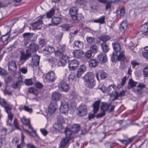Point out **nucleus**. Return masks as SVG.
Listing matches in <instances>:
<instances>
[{
  "mask_svg": "<svg viewBox=\"0 0 148 148\" xmlns=\"http://www.w3.org/2000/svg\"><path fill=\"white\" fill-rule=\"evenodd\" d=\"M137 83L136 82L134 81L132 79H130L129 81V84L132 87L135 86Z\"/></svg>",
  "mask_w": 148,
  "mask_h": 148,
  "instance_id": "nucleus-51",
  "label": "nucleus"
},
{
  "mask_svg": "<svg viewBox=\"0 0 148 148\" xmlns=\"http://www.w3.org/2000/svg\"><path fill=\"white\" fill-rule=\"evenodd\" d=\"M30 134L31 136H32L33 137H34L35 139L36 140H38L39 139V137L38 134L36 133V132L34 131L33 129V131L32 132H28Z\"/></svg>",
  "mask_w": 148,
  "mask_h": 148,
  "instance_id": "nucleus-44",
  "label": "nucleus"
},
{
  "mask_svg": "<svg viewBox=\"0 0 148 148\" xmlns=\"http://www.w3.org/2000/svg\"><path fill=\"white\" fill-rule=\"evenodd\" d=\"M55 10L54 8H52L49 11H48L46 13V16L47 18H50L53 16L55 14Z\"/></svg>",
  "mask_w": 148,
  "mask_h": 148,
  "instance_id": "nucleus-38",
  "label": "nucleus"
},
{
  "mask_svg": "<svg viewBox=\"0 0 148 148\" xmlns=\"http://www.w3.org/2000/svg\"><path fill=\"white\" fill-rule=\"evenodd\" d=\"M20 119L21 122L24 124L23 126L24 130L27 132H32L33 128L30 124V119L27 118L23 116Z\"/></svg>",
  "mask_w": 148,
  "mask_h": 148,
  "instance_id": "nucleus-4",
  "label": "nucleus"
},
{
  "mask_svg": "<svg viewBox=\"0 0 148 148\" xmlns=\"http://www.w3.org/2000/svg\"><path fill=\"white\" fill-rule=\"evenodd\" d=\"M57 50L55 51V49L52 47L47 46L45 47L43 49V53L44 56L48 57L53 52H54L55 54V52Z\"/></svg>",
  "mask_w": 148,
  "mask_h": 148,
  "instance_id": "nucleus-7",
  "label": "nucleus"
},
{
  "mask_svg": "<svg viewBox=\"0 0 148 148\" xmlns=\"http://www.w3.org/2000/svg\"><path fill=\"white\" fill-rule=\"evenodd\" d=\"M68 66L71 70H73L77 69L79 63L76 60H73L69 61Z\"/></svg>",
  "mask_w": 148,
  "mask_h": 148,
  "instance_id": "nucleus-9",
  "label": "nucleus"
},
{
  "mask_svg": "<svg viewBox=\"0 0 148 148\" xmlns=\"http://www.w3.org/2000/svg\"><path fill=\"white\" fill-rule=\"evenodd\" d=\"M6 112L8 114V119L7 121V125L11 126L13 115L10 112V111Z\"/></svg>",
  "mask_w": 148,
  "mask_h": 148,
  "instance_id": "nucleus-33",
  "label": "nucleus"
},
{
  "mask_svg": "<svg viewBox=\"0 0 148 148\" xmlns=\"http://www.w3.org/2000/svg\"><path fill=\"white\" fill-rule=\"evenodd\" d=\"M130 44V45L129 46L128 49H130L132 51L134 47L138 45L137 38L135 37L134 38H133L131 41Z\"/></svg>",
  "mask_w": 148,
  "mask_h": 148,
  "instance_id": "nucleus-18",
  "label": "nucleus"
},
{
  "mask_svg": "<svg viewBox=\"0 0 148 148\" xmlns=\"http://www.w3.org/2000/svg\"><path fill=\"white\" fill-rule=\"evenodd\" d=\"M11 29L10 31L7 32L0 39V41H2L3 42L4 44H7L8 43V40L10 38L9 36L10 34Z\"/></svg>",
  "mask_w": 148,
  "mask_h": 148,
  "instance_id": "nucleus-24",
  "label": "nucleus"
},
{
  "mask_svg": "<svg viewBox=\"0 0 148 148\" xmlns=\"http://www.w3.org/2000/svg\"><path fill=\"white\" fill-rule=\"evenodd\" d=\"M97 60L99 62L104 63L107 60V56L105 54L101 53L97 56Z\"/></svg>",
  "mask_w": 148,
  "mask_h": 148,
  "instance_id": "nucleus-16",
  "label": "nucleus"
},
{
  "mask_svg": "<svg viewBox=\"0 0 148 148\" xmlns=\"http://www.w3.org/2000/svg\"><path fill=\"white\" fill-rule=\"evenodd\" d=\"M127 21L124 20L121 22L120 24V29L121 31L124 32L127 29Z\"/></svg>",
  "mask_w": 148,
  "mask_h": 148,
  "instance_id": "nucleus-31",
  "label": "nucleus"
},
{
  "mask_svg": "<svg viewBox=\"0 0 148 148\" xmlns=\"http://www.w3.org/2000/svg\"><path fill=\"white\" fill-rule=\"evenodd\" d=\"M97 46L93 45L91 46L90 47V50L93 53H95L97 52Z\"/></svg>",
  "mask_w": 148,
  "mask_h": 148,
  "instance_id": "nucleus-48",
  "label": "nucleus"
},
{
  "mask_svg": "<svg viewBox=\"0 0 148 148\" xmlns=\"http://www.w3.org/2000/svg\"><path fill=\"white\" fill-rule=\"evenodd\" d=\"M94 75L92 72H88L86 73L83 77L84 81L85 82L91 81L94 80Z\"/></svg>",
  "mask_w": 148,
  "mask_h": 148,
  "instance_id": "nucleus-21",
  "label": "nucleus"
},
{
  "mask_svg": "<svg viewBox=\"0 0 148 148\" xmlns=\"http://www.w3.org/2000/svg\"><path fill=\"white\" fill-rule=\"evenodd\" d=\"M101 46L102 47V50L104 53H106L109 50V49L108 45L105 43H103L101 44Z\"/></svg>",
  "mask_w": 148,
  "mask_h": 148,
  "instance_id": "nucleus-39",
  "label": "nucleus"
},
{
  "mask_svg": "<svg viewBox=\"0 0 148 148\" xmlns=\"http://www.w3.org/2000/svg\"><path fill=\"white\" fill-rule=\"evenodd\" d=\"M7 75V73L6 71L4 69L0 68V75L6 76Z\"/></svg>",
  "mask_w": 148,
  "mask_h": 148,
  "instance_id": "nucleus-56",
  "label": "nucleus"
},
{
  "mask_svg": "<svg viewBox=\"0 0 148 148\" xmlns=\"http://www.w3.org/2000/svg\"><path fill=\"white\" fill-rule=\"evenodd\" d=\"M28 91L29 93L34 94L36 95H38V93L37 90L33 87L29 88Z\"/></svg>",
  "mask_w": 148,
  "mask_h": 148,
  "instance_id": "nucleus-41",
  "label": "nucleus"
},
{
  "mask_svg": "<svg viewBox=\"0 0 148 148\" xmlns=\"http://www.w3.org/2000/svg\"><path fill=\"white\" fill-rule=\"evenodd\" d=\"M78 115L79 116H83L87 114V109L86 106L82 104L79 106L78 108Z\"/></svg>",
  "mask_w": 148,
  "mask_h": 148,
  "instance_id": "nucleus-12",
  "label": "nucleus"
},
{
  "mask_svg": "<svg viewBox=\"0 0 148 148\" xmlns=\"http://www.w3.org/2000/svg\"><path fill=\"white\" fill-rule=\"evenodd\" d=\"M113 49L115 51L112 56V60L114 62L116 59L120 61H123L125 59V56L123 51H121V47L120 45L117 42H114L112 44Z\"/></svg>",
  "mask_w": 148,
  "mask_h": 148,
  "instance_id": "nucleus-2",
  "label": "nucleus"
},
{
  "mask_svg": "<svg viewBox=\"0 0 148 148\" xmlns=\"http://www.w3.org/2000/svg\"><path fill=\"white\" fill-rule=\"evenodd\" d=\"M40 131L41 134L44 136H46L48 133V131L45 128H41Z\"/></svg>",
  "mask_w": 148,
  "mask_h": 148,
  "instance_id": "nucleus-52",
  "label": "nucleus"
},
{
  "mask_svg": "<svg viewBox=\"0 0 148 148\" xmlns=\"http://www.w3.org/2000/svg\"><path fill=\"white\" fill-rule=\"evenodd\" d=\"M35 86L38 88H41L42 87V85L40 83L38 82H36L35 84Z\"/></svg>",
  "mask_w": 148,
  "mask_h": 148,
  "instance_id": "nucleus-63",
  "label": "nucleus"
},
{
  "mask_svg": "<svg viewBox=\"0 0 148 148\" xmlns=\"http://www.w3.org/2000/svg\"><path fill=\"white\" fill-rule=\"evenodd\" d=\"M77 9L76 7H73L70 8L69 12L73 19H76L77 18L76 16L77 14Z\"/></svg>",
  "mask_w": 148,
  "mask_h": 148,
  "instance_id": "nucleus-23",
  "label": "nucleus"
},
{
  "mask_svg": "<svg viewBox=\"0 0 148 148\" xmlns=\"http://www.w3.org/2000/svg\"><path fill=\"white\" fill-rule=\"evenodd\" d=\"M145 87V85L143 84L140 83L138 85V88L134 90V92L137 94H141L143 92L142 89Z\"/></svg>",
  "mask_w": 148,
  "mask_h": 148,
  "instance_id": "nucleus-28",
  "label": "nucleus"
},
{
  "mask_svg": "<svg viewBox=\"0 0 148 148\" xmlns=\"http://www.w3.org/2000/svg\"><path fill=\"white\" fill-rule=\"evenodd\" d=\"M87 86L89 88H92L95 86V83L94 80L86 82Z\"/></svg>",
  "mask_w": 148,
  "mask_h": 148,
  "instance_id": "nucleus-40",
  "label": "nucleus"
},
{
  "mask_svg": "<svg viewBox=\"0 0 148 148\" xmlns=\"http://www.w3.org/2000/svg\"><path fill=\"white\" fill-rule=\"evenodd\" d=\"M84 52L80 50H75L73 52V55L74 57L76 58H80L83 54Z\"/></svg>",
  "mask_w": 148,
  "mask_h": 148,
  "instance_id": "nucleus-32",
  "label": "nucleus"
},
{
  "mask_svg": "<svg viewBox=\"0 0 148 148\" xmlns=\"http://www.w3.org/2000/svg\"><path fill=\"white\" fill-rule=\"evenodd\" d=\"M25 136L22 133L21 134V143L20 145H18L17 148H24L25 144L24 142V139Z\"/></svg>",
  "mask_w": 148,
  "mask_h": 148,
  "instance_id": "nucleus-37",
  "label": "nucleus"
},
{
  "mask_svg": "<svg viewBox=\"0 0 148 148\" xmlns=\"http://www.w3.org/2000/svg\"><path fill=\"white\" fill-rule=\"evenodd\" d=\"M61 98L62 96L61 94L58 92H54L52 95V99L55 101H59Z\"/></svg>",
  "mask_w": 148,
  "mask_h": 148,
  "instance_id": "nucleus-22",
  "label": "nucleus"
},
{
  "mask_svg": "<svg viewBox=\"0 0 148 148\" xmlns=\"http://www.w3.org/2000/svg\"><path fill=\"white\" fill-rule=\"evenodd\" d=\"M102 112L97 115L96 117L97 118H101L105 115V112L104 111H101Z\"/></svg>",
  "mask_w": 148,
  "mask_h": 148,
  "instance_id": "nucleus-61",
  "label": "nucleus"
},
{
  "mask_svg": "<svg viewBox=\"0 0 148 148\" xmlns=\"http://www.w3.org/2000/svg\"><path fill=\"white\" fill-rule=\"evenodd\" d=\"M62 29L63 31H67L69 29V27L67 25H64L62 26Z\"/></svg>",
  "mask_w": 148,
  "mask_h": 148,
  "instance_id": "nucleus-64",
  "label": "nucleus"
},
{
  "mask_svg": "<svg viewBox=\"0 0 148 148\" xmlns=\"http://www.w3.org/2000/svg\"><path fill=\"white\" fill-rule=\"evenodd\" d=\"M75 74L74 73L72 72L68 77V79L69 81H72L75 80Z\"/></svg>",
  "mask_w": 148,
  "mask_h": 148,
  "instance_id": "nucleus-47",
  "label": "nucleus"
},
{
  "mask_svg": "<svg viewBox=\"0 0 148 148\" xmlns=\"http://www.w3.org/2000/svg\"><path fill=\"white\" fill-rule=\"evenodd\" d=\"M38 49V46L37 44L32 42L29 44V46L27 48L26 50H28L29 52H34Z\"/></svg>",
  "mask_w": 148,
  "mask_h": 148,
  "instance_id": "nucleus-15",
  "label": "nucleus"
},
{
  "mask_svg": "<svg viewBox=\"0 0 148 148\" xmlns=\"http://www.w3.org/2000/svg\"><path fill=\"white\" fill-rule=\"evenodd\" d=\"M16 61L15 60H12L9 63L8 69L9 70L15 71L17 69Z\"/></svg>",
  "mask_w": 148,
  "mask_h": 148,
  "instance_id": "nucleus-27",
  "label": "nucleus"
},
{
  "mask_svg": "<svg viewBox=\"0 0 148 148\" xmlns=\"http://www.w3.org/2000/svg\"><path fill=\"white\" fill-rule=\"evenodd\" d=\"M110 37L109 36L105 35L100 37V39L103 42H105L110 39Z\"/></svg>",
  "mask_w": 148,
  "mask_h": 148,
  "instance_id": "nucleus-45",
  "label": "nucleus"
},
{
  "mask_svg": "<svg viewBox=\"0 0 148 148\" xmlns=\"http://www.w3.org/2000/svg\"><path fill=\"white\" fill-rule=\"evenodd\" d=\"M100 101H96L93 105V112L94 114H90L89 115L88 118L89 120L93 118L95 116V114L99 110Z\"/></svg>",
  "mask_w": 148,
  "mask_h": 148,
  "instance_id": "nucleus-11",
  "label": "nucleus"
},
{
  "mask_svg": "<svg viewBox=\"0 0 148 148\" xmlns=\"http://www.w3.org/2000/svg\"><path fill=\"white\" fill-rule=\"evenodd\" d=\"M57 49V50L55 52V57H58L59 58L58 65L60 66H64L67 64L69 60V57L63 53L65 50L64 47H62L60 45Z\"/></svg>",
  "mask_w": 148,
  "mask_h": 148,
  "instance_id": "nucleus-3",
  "label": "nucleus"
},
{
  "mask_svg": "<svg viewBox=\"0 0 148 148\" xmlns=\"http://www.w3.org/2000/svg\"><path fill=\"white\" fill-rule=\"evenodd\" d=\"M131 64L133 68H134L135 67L139 65L138 63L135 60H132L131 61Z\"/></svg>",
  "mask_w": 148,
  "mask_h": 148,
  "instance_id": "nucleus-53",
  "label": "nucleus"
},
{
  "mask_svg": "<svg viewBox=\"0 0 148 148\" xmlns=\"http://www.w3.org/2000/svg\"><path fill=\"white\" fill-rule=\"evenodd\" d=\"M13 125L17 129L20 130L18 125L17 120L16 119H15L14 121Z\"/></svg>",
  "mask_w": 148,
  "mask_h": 148,
  "instance_id": "nucleus-59",
  "label": "nucleus"
},
{
  "mask_svg": "<svg viewBox=\"0 0 148 148\" xmlns=\"http://www.w3.org/2000/svg\"><path fill=\"white\" fill-rule=\"evenodd\" d=\"M114 107L112 106L110 103L108 104L106 103L102 102L100 107V108L101 111L105 112L106 110L111 112L114 109Z\"/></svg>",
  "mask_w": 148,
  "mask_h": 148,
  "instance_id": "nucleus-6",
  "label": "nucleus"
},
{
  "mask_svg": "<svg viewBox=\"0 0 148 148\" xmlns=\"http://www.w3.org/2000/svg\"><path fill=\"white\" fill-rule=\"evenodd\" d=\"M92 53L90 51L88 50L85 53L86 56L87 58H90L92 56Z\"/></svg>",
  "mask_w": 148,
  "mask_h": 148,
  "instance_id": "nucleus-54",
  "label": "nucleus"
},
{
  "mask_svg": "<svg viewBox=\"0 0 148 148\" xmlns=\"http://www.w3.org/2000/svg\"><path fill=\"white\" fill-rule=\"evenodd\" d=\"M86 40L88 43L91 44L95 42V39L94 38L92 37L88 36L86 38Z\"/></svg>",
  "mask_w": 148,
  "mask_h": 148,
  "instance_id": "nucleus-49",
  "label": "nucleus"
},
{
  "mask_svg": "<svg viewBox=\"0 0 148 148\" xmlns=\"http://www.w3.org/2000/svg\"><path fill=\"white\" fill-rule=\"evenodd\" d=\"M143 53V55L146 59L148 60V46L146 47Z\"/></svg>",
  "mask_w": 148,
  "mask_h": 148,
  "instance_id": "nucleus-46",
  "label": "nucleus"
},
{
  "mask_svg": "<svg viewBox=\"0 0 148 148\" xmlns=\"http://www.w3.org/2000/svg\"><path fill=\"white\" fill-rule=\"evenodd\" d=\"M0 105L5 108L6 112L10 111L12 109V107L8 106L3 99H0Z\"/></svg>",
  "mask_w": 148,
  "mask_h": 148,
  "instance_id": "nucleus-19",
  "label": "nucleus"
},
{
  "mask_svg": "<svg viewBox=\"0 0 148 148\" xmlns=\"http://www.w3.org/2000/svg\"><path fill=\"white\" fill-rule=\"evenodd\" d=\"M25 83L27 85H31L33 84L31 79H26L25 80Z\"/></svg>",
  "mask_w": 148,
  "mask_h": 148,
  "instance_id": "nucleus-57",
  "label": "nucleus"
},
{
  "mask_svg": "<svg viewBox=\"0 0 148 148\" xmlns=\"http://www.w3.org/2000/svg\"><path fill=\"white\" fill-rule=\"evenodd\" d=\"M143 74L145 77L148 76V68H145L143 71Z\"/></svg>",
  "mask_w": 148,
  "mask_h": 148,
  "instance_id": "nucleus-62",
  "label": "nucleus"
},
{
  "mask_svg": "<svg viewBox=\"0 0 148 148\" xmlns=\"http://www.w3.org/2000/svg\"><path fill=\"white\" fill-rule=\"evenodd\" d=\"M24 108V110L29 113H31L32 111V110L31 108H29L27 106H25Z\"/></svg>",
  "mask_w": 148,
  "mask_h": 148,
  "instance_id": "nucleus-60",
  "label": "nucleus"
},
{
  "mask_svg": "<svg viewBox=\"0 0 148 148\" xmlns=\"http://www.w3.org/2000/svg\"><path fill=\"white\" fill-rule=\"evenodd\" d=\"M54 128L56 131L62 132L65 131L64 128L63 127L62 124L60 123H55L53 125Z\"/></svg>",
  "mask_w": 148,
  "mask_h": 148,
  "instance_id": "nucleus-26",
  "label": "nucleus"
},
{
  "mask_svg": "<svg viewBox=\"0 0 148 148\" xmlns=\"http://www.w3.org/2000/svg\"><path fill=\"white\" fill-rule=\"evenodd\" d=\"M23 37L25 39H27L31 40H32V34L29 33H26L23 34Z\"/></svg>",
  "mask_w": 148,
  "mask_h": 148,
  "instance_id": "nucleus-43",
  "label": "nucleus"
},
{
  "mask_svg": "<svg viewBox=\"0 0 148 148\" xmlns=\"http://www.w3.org/2000/svg\"><path fill=\"white\" fill-rule=\"evenodd\" d=\"M26 53L22 52H21V56L20 58L21 60L25 61L31 57V53L30 52L28 51V50L26 49Z\"/></svg>",
  "mask_w": 148,
  "mask_h": 148,
  "instance_id": "nucleus-17",
  "label": "nucleus"
},
{
  "mask_svg": "<svg viewBox=\"0 0 148 148\" xmlns=\"http://www.w3.org/2000/svg\"><path fill=\"white\" fill-rule=\"evenodd\" d=\"M105 16H102L97 19L94 20L93 22L95 23H99L100 24H103L105 23Z\"/></svg>",
  "mask_w": 148,
  "mask_h": 148,
  "instance_id": "nucleus-36",
  "label": "nucleus"
},
{
  "mask_svg": "<svg viewBox=\"0 0 148 148\" xmlns=\"http://www.w3.org/2000/svg\"><path fill=\"white\" fill-rule=\"evenodd\" d=\"M59 90L62 91L67 92L69 89V85L65 82H62L58 84Z\"/></svg>",
  "mask_w": 148,
  "mask_h": 148,
  "instance_id": "nucleus-13",
  "label": "nucleus"
},
{
  "mask_svg": "<svg viewBox=\"0 0 148 148\" xmlns=\"http://www.w3.org/2000/svg\"><path fill=\"white\" fill-rule=\"evenodd\" d=\"M72 99V101L76 99H77L78 100L80 99V97L74 91H72L70 93V99Z\"/></svg>",
  "mask_w": 148,
  "mask_h": 148,
  "instance_id": "nucleus-35",
  "label": "nucleus"
},
{
  "mask_svg": "<svg viewBox=\"0 0 148 148\" xmlns=\"http://www.w3.org/2000/svg\"><path fill=\"white\" fill-rule=\"evenodd\" d=\"M57 78L55 73L53 71L49 72L47 74L46 79L47 82H54Z\"/></svg>",
  "mask_w": 148,
  "mask_h": 148,
  "instance_id": "nucleus-10",
  "label": "nucleus"
},
{
  "mask_svg": "<svg viewBox=\"0 0 148 148\" xmlns=\"http://www.w3.org/2000/svg\"><path fill=\"white\" fill-rule=\"evenodd\" d=\"M98 88L103 92H105L107 91V88L103 85L99 84L98 86Z\"/></svg>",
  "mask_w": 148,
  "mask_h": 148,
  "instance_id": "nucleus-50",
  "label": "nucleus"
},
{
  "mask_svg": "<svg viewBox=\"0 0 148 148\" xmlns=\"http://www.w3.org/2000/svg\"><path fill=\"white\" fill-rule=\"evenodd\" d=\"M78 70L84 73L86 70V67L84 65H82L78 69Z\"/></svg>",
  "mask_w": 148,
  "mask_h": 148,
  "instance_id": "nucleus-55",
  "label": "nucleus"
},
{
  "mask_svg": "<svg viewBox=\"0 0 148 148\" xmlns=\"http://www.w3.org/2000/svg\"><path fill=\"white\" fill-rule=\"evenodd\" d=\"M40 57L37 55H34L32 57V61L33 64L35 66L39 65Z\"/></svg>",
  "mask_w": 148,
  "mask_h": 148,
  "instance_id": "nucleus-29",
  "label": "nucleus"
},
{
  "mask_svg": "<svg viewBox=\"0 0 148 148\" xmlns=\"http://www.w3.org/2000/svg\"><path fill=\"white\" fill-rule=\"evenodd\" d=\"M98 64V62L95 60L94 59L91 60L89 63V65L91 67H95Z\"/></svg>",
  "mask_w": 148,
  "mask_h": 148,
  "instance_id": "nucleus-42",
  "label": "nucleus"
},
{
  "mask_svg": "<svg viewBox=\"0 0 148 148\" xmlns=\"http://www.w3.org/2000/svg\"><path fill=\"white\" fill-rule=\"evenodd\" d=\"M69 101L67 99H63L61 101L60 110L61 113L64 114L67 113L69 110Z\"/></svg>",
  "mask_w": 148,
  "mask_h": 148,
  "instance_id": "nucleus-5",
  "label": "nucleus"
},
{
  "mask_svg": "<svg viewBox=\"0 0 148 148\" xmlns=\"http://www.w3.org/2000/svg\"><path fill=\"white\" fill-rule=\"evenodd\" d=\"M62 21L61 18L59 17H54L52 18L51 24H48V26L57 25Z\"/></svg>",
  "mask_w": 148,
  "mask_h": 148,
  "instance_id": "nucleus-20",
  "label": "nucleus"
},
{
  "mask_svg": "<svg viewBox=\"0 0 148 148\" xmlns=\"http://www.w3.org/2000/svg\"><path fill=\"white\" fill-rule=\"evenodd\" d=\"M42 21L41 19L38 20L37 21L33 23L32 26L34 29H40L42 26Z\"/></svg>",
  "mask_w": 148,
  "mask_h": 148,
  "instance_id": "nucleus-25",
  "label": "nucleus"
},
{
  "mask_svg": "<svg viewBox=\"0 0 148 148\" xmlns=\"http://www.w3.org/2000/svg\"><path fill=\"white\" fill-rule=\"evenodd\" d=\"M58 108V106L56 103H52L50 104L48 108L47 115L51 114L54 113Z\"/></svg>",
  "mask_w": 148,
  "mask_h": 148,
  "instance_id": "nucleus-14",
  "label": "nucleus"
},
{
  "mask_svg": "<svg viewBox=\"0 0 148 148\" xmlns=\"http://www.w3.org/2000/svg\"><path fill=\"white\" fill-rule=\"evenodd\" d=\"M142 33V37H148V22H146L140 28Z\"/></svg>",
  "mask_w": 148,
  "mask_h": 148,
  "instance_id": "nucleus-8",
  "label": "nucleus"
},
{
  "mask_svg": "<svg viewBox=\"0 0 148 148\" xmlns=\"http://www.w3.org/2000/svg\"><path fill=\"white\" fill-rule=\"evenodd\" d=\"M7 131V129L5 128H3L1 130L0 133L1 135V138L3 139V141H6V143H7L9 139H6L5 138V135Z\"/></svg>",
  "mask_w": 148,
  "mask_h": 148,
  "instance_id": "nucleus-30",
  "label": "nucleus"
},
{
  "mask_svg": "<svg viewBox=\"0 0 148 148\" xmlns=\"http://www.w3.org/2000/svg\"><path fill=\"white\" fill-rule=\"evenodd\" d=\"M125 13V10L124 8H122L120 11V15L121 16H124Z\"/></svg>",
  "mask_w": 148,
  "mask_h": 148,
  "instance_id": "nucleus-58",
  "label": "nucleus"
},
{
  "mask_svg": "<svg viewBox=\"0 0 148 148\" xmlns=\"http://www.w3.org/2000/svg\"><path fill=\"white\" fill-rule=\"evenodd\" d=\"M74 47L80 49H82L84 47V44L82 42L79 40H76L74 42Z\"/></svg>",
  "mask_w": 148,
  "mask_h": 148,
  "instance_id": "nucleus-34",
  "label": "nucleus"
},
{
  "mask_svg": "<svg viewBox=\"0 0 148 148\" xmlns=\"http://www.w3.org/2000/svg\"><path fill=\"white\" fill-rule=\"evenodd\" d=\"M80 129V125L78 124L73 125L71 127V130L68 128H66L65 131V138L61 141L60 147L64 148L66 146H68L69 144V141L72 138V134L73 133H77Z\"/></svg>",
  "mask_w": 148,
  "mask_h": 148,
  "instance_id": "nucleus-1",
  "label": "nucleus"
}]
</instances>
